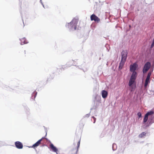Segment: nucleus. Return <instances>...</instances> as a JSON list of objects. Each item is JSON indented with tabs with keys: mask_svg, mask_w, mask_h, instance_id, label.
I'll use <instances>...</instances> for the list:
<instances>
[{
	"mask_svg": "<svg viewBox=\"0 0 154 154\" xmlns=\"http://www.w3.org/2000/svg\"><path fill=\"white\" fill-rule=\"evenodd\" d=\"M125 61L122 60H121V61L119 63V69H122Z\"/></svg>",
	"mask_w": 154,
	"mask_h": 154,
	"instance_id": "14",
	"label": "nucleus"
},
{
	"mask_svg": "<svg viewBox=\"0 0 154 154\" xmlns=\"http://www.w3.org/2000/svg\"><path fill=\"white\" fill-rule=\"evenodd\" d=\"M137 115L138 116L139 118L141 117L142 114H141V113L140 112H138L137 113Z\"/></svg>",
	"mask_w": 154,
	"mask_h": 154,
	"instance_id": "20",
	"label": "nucleus"
},
{
	"mask_svg": "<svg viewBox=\"0 0 154 154\" xmlns=\"http://www.w3.org/2000/svg\"><path fill=\"white\" fill-rule=\"evenodd\" d=\"M108 92L105 90H103L101 92V95L103 98H106L108 95Z\"/></svg>",
	"mask_w": 154,
	"mask_h": 154,
	"instance_id": "10",
	"label": "nucleus"
},
{
	"mask_svg": "<svg viewBox=\"0 0 154 154\" xmlns=\"http://www.w3.org/2000/svg\"><path fill=\"white\" fill-rule=\"evenodd\" d=\"M122 55V60L126 61L128 54V52L127 50H123L121 53Z\"/></svg>",
	"mask_w": 154,
	"mask_h": 154,
	"instance_id": "4",
	"label": "nucleus"
},
{
	"mask_svg": "<svg viewBox=\"0 0 154 154\" xmlns=\"http://www.w3.org/2000/svg\"><path fill=\"white\" fill-rule=\"evenodd\" d=\"M35 96H34V98H35Z\"/></svg>",
	"mask_w": 154,
	"mask_h": 154,
	"instance_id": "22",
	"label": "nucleus"
},
{
	"mask_svg": "<svg viewBox=\"0 0 154 154\" xmlns=\"http://www.w3.org/2000/svg\"><path fill=\"white\" fill-rule=\"evenodd\" d=\"M150 82V79L146 78V79L145 83L144 84V87L145 88H146L148 84Z\"/></svg>",
	"mask_w": 154,
	"mask_h": 154,
	"instance_id": "15",
	"label": "nucleus"
},
{
	"mask_svg": "<svg viewBox=\"0 0 154 154\" xmlns=\"http://www.w3.org/2000/svg\"><path fill=\"white\" fill-rule=\"evenodd\" d=\"M132 72V74L130 78L135 80L137 75V73L135 71H134V72Z\"/></svg>",
	"mask_w": 154,
	"mask_h": 154,
	"instance_id": "13",
	"label": "nucleus"
},
{
	"mask_svg": "<svg viewBox=\"0 0 154 154\" xmlns=\"http://www.w3.org/2000/svg\"><path fill=\"white\" fill-rule=\"evenodd\" d=\"M50 148L54 152H57V148L54 146L53 144L52 143H51L49 145Z\"/></svg>",
	"mask_w": 154,
	"mask_h": 154,
	"instance_id": "11",
	"label": "nucleus"
},
{
	"mask_svg": "<svg viewBox=\"0 0 154 154\" xmlns=\"http://www.w3.org/2000/svg\"><path fill=\"white\" fill-rule=\"evenodd\" d=\"M151 65V63L149 62H147L145 64L143 69V73H146L149 70Z\"/></svg>",
	"mask_w": 154,
	"mask_h": 154,
	"instance_id": "2",
	"label": "nucleus"
},
{
	"mask_svg": "<svg viewBox=\"0 0 154 154\" xmlns=\"http://www.w3.org/2000/svg\"><path fill=\"white\" fill-rule=\"evenodd\" d=\"M90 18L91 21L94 20L95 22L97 23H98L100 21V19L94 14L91 15Z\"/></svg>",
	"mask_w": 154,
	"mask_h": 154,
	"instance_id": "5",
	"label": "nucleus"
},
{
	"mask_svg": "<svg viewBox=\"0 0 154 154\" xmlns=\"http://www.w3.org/2000/svg\"><path fill=\"white\" fill-rule=\"evenodd\" d=\"M137 66V65L136 63H134L133 64L130 65V71L131 72L135 71Z\"/></svg>",
	"mask_w": 154,
	"mask_h": 154,
	"instance_id": "6",
	"label": "nucleus"
},
{
	"mask_svg": "<svg viewBox=\"0 0 154 154\" xmlns=\"http://www.w3.org/2000/svg\"><path fill=\"white\" fill-rule=\"evenodd\" d=\"M15 144L16 147L19 149H21L23 147L22 143L20 141H16L15 143Z\"/></svg>",
	"mask_w": 154,
	"mask_h": 154,
	"instance_id": "7",
	"label": "nucleus"
},
{
	"mask_svg": "<svg viewBox=\"0 0 154 154\" xmlns=\"http://www.w3.org/2000/svg\"><path fill=\"white\" fill-rule=\"evenodd\" d=\"M146 133H145V132H143L141 134H139V137H140L142 138L143 137L146 136Z\"/></svg>",
	"mask_w": 154,
	"mask_h": 154,
	"instance_id": "17",
	"label": "nucleus"
},
{
	"mask_svg": "<svg viewBox=\"0 0 154 154\" xmlns=\"http://www.w3.org/2000/svg\"><path fill=\"white\" fill-rule=\"evenodd\" d=\"M74 150L73 149V150H72V151H73Z\"/></svg>",
	"mask_w": 154,
	"mask_h": 154,
	"instance_id": "23",
	"label": "nucleus"
},
{
	"mask_svg": "<svg viewBox=\"0 0 154 154\" xmlns=\"http://www.w3.org/2000/svg\"><path fill=\"white\" fill-rule=\"evenodd\" d=\"M92 117L94 119V123L95 122V121H96V119L94 117V116Z\"/></svg>",
	"mask_w": 154,
	"mask_h": 154,
	"instance_id": "21",
	"label": "nucleus"
},
{
	"mask_svg": "<svg viewBox=\"0 0 154 154\" xmlns=\"http://www.w3.org/2000/svg\"><path fill=\"white\" fill-rule=\"evenodd\" d=\"M21 42V45H23V44H27L28 43L27 41L26 40L25 38H23L20 39Z\"/></svg>",
	"mask_w": 154,
	"mask_h": 154,
	"instance_id": "12",
	"label": "nucleus"
},
{
	"mask_svg": "<svg viewBox=\"0 0 154 154\" xmlns=\"http://www.w3.org/2000/svg\"><path fill=\"white\" fill-rule=\"evenodd\" d=\"M154 113V112L153 111H150L146 113L143 119V122L144 123L146 122L148 119V116L152 115Z\"/></svg>",
	"mask_w": 154,
	"mask_h": 154,
	"instance_id": "3",
	"label": "nucleus"
},
{
	"mask_svg": "<svg viewBox=\"0 0 154 154\" xmlns=\"http://www.w3.org/2000/svg\"><path fill=\"white\" fill-rule=\"evenodd\" d=\"M80 139H78V141L77 142V145L76 146L75 149V153L74 154H77V152L78 151V149L80 146Z\"/></svg>",
	"mask_w": 154,
	"mask_h": 154,
	"instance_id": "9",
	"label": "nucleus"
},
{
	"mask_svg": "<svg viewBox=\"0 0 154 154\" xmlns=\"http://www.w3.org/2000/svg\"><path fill=\"white\" fill-rule=\"evenodd\" d=\"M151 74L152 73L151 72H149V73H148L146 78L150 79Z\"/></svg>",
	"mask_w": 154,
	"mask_h": 154,
	"instance_id": "18",
	"label": "nucleus"
},
{
	"mask_svg": "<svg viewBox=\"0 0 154 154\" xmlns=\"http://www.w3.org/2000/svg\"><path fill=\"white\" fill-rule=\"evenodd\" d=\"M45 139L44 137H42V139L39 140L37 142L34 144L32 146V147L35 148L38 146L41 143V142L43 139Z\"/></svg>",
	"mask_w": 154,
	"mask_h": 154,
	"instance_id": "8",
	"label": "nucleus"
},
{
	"mask_svg": "<svg viewBox=\"0 0 154 154\" xmlns=\"http://www.w3.org/2000/svg\"><path fill=\"white\" fill-rule=\"evenodd\" d=\"M78 21L79 20L78 19H74L71 22L67 24L66 26L70 29L74 28V29L75 30L76 29L77 24Z\"/></svg>",
	"mask_w": 154,
	"mask_h": 154,
	"instance_id": "1",
	"label": "nucleus"
},
{
	"mask_svg": "<svg viewBox=\"0 0 154 154\" xmlns=\"http://www.w3.org/2000/svg\"><path fill=\"white\" fill-rule=\"evenodd\" d=\"M135 80L131 79V78L129 80V86L131 87L132 85L135 82Z\"/></svg>",
	"mask_w": 154,
	"mask_h": 154,
	"instance_id": "16",
	"label": "nucleus"
},
{
	"mask_svg": "<svg viewBox=\"0 0 154 154\" xmlns=\"http://www.w3.org/2000/svg\"><path fill=\"white\" fill-rule=\"evenodd\" d=\"M154 38L153 39L150 48H152L154 47Z\"/></svg>",
	"mask_w": 154,
	"mask_h": 154,
	"instance_id": "19",
	"label": "nucleus"
}]
</instances>
